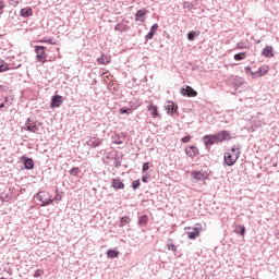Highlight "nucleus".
Returning <instances> with one entry per match:
<instances>
[{"label":"nucleus","instance_id":"nucleus-1","mask_svg":"<svg viewBox=\"0 0 279 279\" xmlns=\"http://www.w3.org/2000/svg\"><path fill=\"white\" fill-rule=\"evenodd\" d=\"M225 141H232V132L222 130L218 133L203 136L205 149H208V151H210L211 145H219L221 143H225Z\"/></svg>","mask_w":279,"mask_h":279},{"label":"nucleus","instance_id":"nucleus-2","mask_svg":"<svg viewBox=\"0 0 279 279\" xmlns=\"http://www.w3.org/2000/svg\"><path fill=\"white\" fill-rule=\"evenodd\" d=\"M239 158H241V146L233 145L231 148H228L223 154V166L234 167Z\"/></svg>","mask_w":279,"mask_h":279},{"label":"nucleus","instance_id":"nucleus-3","mask_svg":"<svg viewBox=\"0 0 279 279\" xmlns=\"http://www.w3.org/2000/svg\"><path fill=\"white\" fill-rule=\"evenodd\" d=\"M227 84L233 88L235 93H243V90H245V80H243L241 76L229 77Z\"/></svg>","mask_w":279,"mask_h":279},{"label":"nucleus","instance_id":"nucleus-4","mask_svg":"<svg viewBox=\"0 0 279 279\" xmlns=\"http://www.w3.org/2000/svg\"><path fill=\"white\" fill-rule=\"evenodd\" d=\"M24 130H26L27 132H32L33 134H38V132L40 131V122L28 118L24 124Z\"/></svg>","mask_w":279,"mask_h":279},{"label":"nucleus","instance_id":"nucleus-5","mask_svg":"<svg viewBox=\"0 0 279 279\" xmlns=\"http://www.w3.org/2000/svg\"><path fill=\"white\" fill-rule=\"evenodd\" d=\"M36 199L38 202H41V206H50V204H53V198L51 197V194L47 191H40L36 194Z\"/></svg>","mask_w":279,"mask_h":279},{"label":"nucleus","instance_id":"nucleus-6","mask_svg":"<svg viewBox=\"0 0 279 279\" xmlns=\"http://www.w3.org/2000/svg\"><path fill=\"white\" fill-rule=\"evenodd\" d=\"M185 230H190L187 231V236L192 241H195V239H198L199 234L204 232L202 223H196L194 227H187Z\"/></svg>","mask_w":279,"mask_h":279},{"label":"nucleus","instance_id":"nucleus-7","mask_svg":"<svg viewBox=\"0 0 279 279\" xmlns=\"http://www.w3.org/2000/svg\"><path fill=\"white\" fill-rule=\"evenodd\" d=\"M35 51L37 53L36 58L38 62H46L47 61V48L45 46H36Z\"/></svg>","mask_w":279,"mask_h":279},{"label":"nucleus","instance_id":"nucleus-8","mask_svg":"<svg viewBox=\"0 0 279 279\" xmlns=\"http://www.w3.org/2000/svg\"><path fill=\"white\" fill-rule=\"evenodd\" d=\"M191 178H193V180H195L196 182H203V180L208 179V173L204 171L194 170L191 172Z\"/></svg>","mask_w":279,"mask_h":279},{"label":"nucleus","instance_id":"nucleus-9","mask_svg":"<svg viewBox=\"0 0 279 279\" xmlns=\"http://www.w3.org/2000/svg\"><path fill=\"white\" fill-rule=\"evenodd\" d=\"M185 154L189 158H197L199 155V148L195 145H190L185 147Z\"/></svg>","mask_w":279,"mask_h":279},{"label":"nucleus","instance_id":"nucleus-10","mask_svg":"<svg viewBox=\"0 0 279 279\" xmlns=\"http://www.w3.org/2000/svg\"><path fill=\"white\" fill-rule=\"evenodd\" d=\"M149 14L147 9H141L135 13V21L140 23H145V16Z\"/></svg>","mask_w":279,"mask_h":279},{"label":"nucleus","instance_id":"nucleus-11","mask_svg":"<svg viewBox=\"0 0 279 279\" xmlns=\"http://www.w3.org/2000/svg\"><path fill=\"white\" fill-rule=\"evenodd\" d=\"M166 110H167V114H169L170 117H173V114H175V112H178V104L173 102V101H168V104L165 106Z\"/></svg>","mask_w":279,"mask_h":279},{"label":"nucleus","instance_id":"nucleus-12","mask_svg":"<svg viewBox=\"0 0 279 279\" xmlns=\"http://www.w3.org/2000/svg\"><path fill=\"white\" fill-rule=\"evenodd\" d=\"M181 93L184 97H197V92L191 86H185L181 89Z\"/></svg>","mask_w":279,"mask_h":279},{"label":"nucleus","instance_id":"nucleus-13","mask_svg":"<svg viewBox=\"0 0 279 279\" xmlns=\"http://www.w3.org/2000/svg\"><path fill=\"white\" fill-rule=\"evenodd\" d=\"M111 186L116 191H123V189H125V183H123V181H121V179H112Z\"/></svg>","mask_w":279,"mask_h":279},{"label":"nucleus","instance_id":"nucleus-14","mask_svg":"<svg viewBox=\"0 0 279 279\" xmlns=\"http://www.w3.org/2000/svg\"><path fill=\"white\" fill-rule=\"evenodd\" d=\"M63 101L64 100L62 99V96L60 95L52 96L50 108H60V105L63 104Z\"/></svg>","mask_w":279,"mask_h":279},{"label":"nucleus","instance_id":"nucleus-15","mask_svg":"<svg viewBox=\"0 0 279 279\" xmlns=\"http://www.w3.org/2000/svg\"><path fill=\"white\" fill-rule=\"evenodd\" d=\"M148 112H150V117H153V119H162V116L159 114L158 112V107L155 105H150L147 108Z\"/></svg>","mask_w":279,"mask_h":279},{"label":"nucleus","instance_id":"nucleus-16","mask_svg":"<svg viewBox=\"0 0 279 279\" xmlns=\"http://www.w3.org/2000/svg\"><path fill=\"white\" fill-rule=\"evenodd\" d=\"M112 141L116 145H123V143H125V133H119L113 135Z\"/></svg>","mask_w":279,"mask_h":279},{"label":"nucleus","instance_id":"nucleus-17","mask_svg":"<svg viewBox=\"0 0 279 279\" xmlns=\"http://www.w3.org/2000/svg\"><path fill=\"white\" fill-rule=\"evenodd\" d=\"M262 56L264 58H274V46H266L263 50H262Z\"/></svg>","mask_w":279,"mask_h":279},{"label":"nucleus","instance_id":"nucleus-18","mask_svg":"<svg viewBox=\"0 0 279 279\" xmlns=\"http://www.w3.org/2000/svg\"><path fill=\"white\" fill-rule=\"evenodd\" d=\"M86 145H88V147H99L101 146V140L99 137H90L87 142Z\"/></svg>","mask_w":279,"mask_h":279},{"label":"nucleus","instance_id":"nucleus-19","mask_svg":"<svg viewBox=\"0 0 279 279\" xmlns=\"http://www.w3.org/2000/svg\"><path fill=\"white\" fill-rule=\"evenodd\" d=\"M22 160L24 162L25 169H27V170L34 169V166H35L34 159L27 158V157H22Z\"/></svg>","mask_w":279,"mask_h":279},{"label":"nucleus","instance_id":"nucleus-20","mask_svg":"<svg viewBox=\"0 0 279 279\" xmlns=\"http://www.w3.org/2000/svg\"><path fill=\"white\" fill-rule=\"evenodd\" d=\"M267 74V71H256V72H250L248 73V80H256L257 77H263Z\"/></svg>","mask_w":279,"mask_h":279},{"label":"nucleus","instance_id":"nucleus-21","mask_svg":"<svg viewBox=\"0 0 279 279\" xmlns=\"http://www.w3.org/2000/svg\"><path fill=\"white\" fill-rule=\"evenodd\" d=\"M158 24H154L150 27L149 33L145 36L146 40H151V38H154V36L156 35V32H158Z\"/></svg>","mask_w":279,"mask_h":279},{"label":"nucleus","instance_id":"nucleus-22","mask_svg":"<svg viewBox=\"0 0 279 279\" xmlns=\"http://www.w3.org/2000/svg\"><path fill=\"white\" fill-rule=\"evenodd\" d=\"M32 14H34V10H32V8L29 7L24 8L20 11V16H22L23 19H26L27 16H32Z\"/></svg>","mask_w":279,"mask_h":279},{"label":"nucleus","instance_id":"nucleus-23","mask_svg":"<svg viewBox=\"0 0 279 279\" xmlns=\"http://www.w3.org/2000/svg\"><path fill=\"white\" fill-rule=\"evenodd\" d=\"M149 223V216L143 215L138 217V226L145 228Z\"/></svg>","mask_w":279,"mask_h":279},{"label":"nucleus","instance_id":"nucleus-24","mask_svg":"<svg viewBox=\"0 0 279 279\" xmlns=\"http://www.w3.org/2000/svg\"><path fill=\"white\" fill-rule=\"evenodd\" d=\"M166 245L170 252H178V246L175 245L173 239H168Z\"/></svg>","mask_w":279,"mask_h":279},{"label":"nucleus","instance_id":"nucleus-25","mask_svg":"<svg viewBox=\"0 0 279 279\" xmlns=\"http://www.w3.org/2000/svg\"><path fill=\"white\" fill-rule=\"evenodd\" d=\"M114 29L116 32H126V29H130V26H128V22H121L120 24L116 25Z\"/></svg>","mask_w":279,"mask_h":279},{"label":"nucleus","instance_id":"nucleus-26","mask_svg":"<svg viewBox=\"0 0 279 279\" xmlns=\"http://www.w3.org/2000/svg\"><path fill=\"white\" fill-rule=\"evenodd\" d=\"M110 61H111L110 56H104V54L97 60L98 64H110Z\"/></svg>","mask_w":279,"mask_h":279},{"label":"nucleus","instance_id":"nucleus-27","mask_svg":"<svg viewBox=\"0 0 279 279\" xmlns=\"http://www.w3.org/2000/svg\"><path fill=\"white\" fill-rule=\"evenodd\" d=\"M3 108H10V102L8 101V97L0 98V110H3Z\"/></svg>","mask_w":279,"mask_h":279},{"label":"nucleus","instance_id":"nucleus-28","mask_svg":"<svg viewBox=\"0 0 279 279\" xmlns=\"http://www.w3.org/2000/svg\"><path fill=\"white\" fill-rule=\"evenodd\" d=\"M130 221H132V219L129 216L122 217L119 225L120 228H125V226H128Z\"/></svg>","mask_w":279,"mask_h":279},{"label":"nucleus","instance_id":"nucleus-29","mask_svg":"<svg viewBox=\"0 0 279 279\" xmlns=\"http://www.w3.org/2000/svg\"><path fill=\"white\" fill-rule=\"evenodd\" d=\"M235 234H240L241 236H245V227L236 226L234 229Z\"/></svg>","mask_w":279,"mask_h":279},{"label":"nucleus","instance_id":"nucleus-30","mask_svg":"<svg viewBox=\"0 0 279 279\" xmlns=\"http://www.w3.org/2000/svg\"><path fill=\"white\" fill-rule=\"evenodd\" d=\"M80 173H82V170H80L78 167H73V168L70 170V175H72L73 178L80 175Z\"/></svg>","mask_w":279,"mask_h":279},{"label":"nucleus","instance_id":"nucleus-31","mask_svg":"<svg viewBox=\"0 0 279 279\" xmlns=\"http://www.w3.org/2000/svg\"><path fill=\"white\" fill-rule=\"evenodd\" d=\"M107 256H108V258H119V252H117L114 250H109L107 252Z\"/></svg>","mask_w":279,"mask_h":279},{"label":"nucleus","instance_id":"nucleus-32","mask_svg":"<svg viewBox=\"0 0 279 279\" xmlns=\"http://www.w3.org/2000/svg\"><path fill=\"white\" fill-rule=\"evenodd\" d=\"M247 53L246 52H240L234 54V60L239 61V60H245Z\"/></svg>","mask_w":279,"mask_h":279},{"label":"nucleus","instance_id":"nucleus-33","mask_svg":"<svg viewBox=\"0 0 279 279\" xmlns=\"http://www.w3.org/2000/svg\"><path fill=\"white\" fill-rule=\"evenodd\" d=\"M41 276H45V270L37 269L34 274V278H40Z\"/></svg>","mask_w":279,"mask_h":279},{"label":"nucleus","instance_id":"nucleus-34","mask_svg":"<svg viewBox=\"0 0 279 279\" xmlns=\"http://www.w3.org/2000/svg\"><path fill=\"white\" fill-rule=\"evenodd\" d=\"M132 108H121L120 114H131Z\"/></svg>","mask_w":279,"mask_h":279},{"label":"nucleus","instance_id":"nucleus-35","mask_svg":"<svg viewBox=\"0 0 279 279\" xmlns=\"http://www.w3.org/2000/svg\"><path fill=\"white\" fill-rule=\"evenodd\" d=\"M0 71H8V63L0 59Z\"/></svg>","mask_w":279,"mask_h":279},{"label":"nucleus","instance_id":"nucleus-36","mask_svg":"<svg viewBox=\"0 0 279 279\" xmlns=\"http://www.w3.org/2000/svg\"><path fill=\"white\" fill-rule=\"evenodd\" d=\"M132 189L136 191V189H141V180L133 181Z\"/></svg>","mask_w":279,"mask_h":279},{"label":"nucleus","instance_id":"nucleus-37","mask_svg":"<svg viewBox=\"0 0 279 279\" xmlns=\"http://www.w3.org/2000/svg\"><path fill=\"white\" fill-rule=\"evenodd\" d=\"M7 4L3 0H0V14H3L5 11Z\"/></svg>","mask_w":279,"mask_h":279},{"label":"nucleus","instance_id":"nucleus-38","mask_svg":"<svg viewBox=\"0 0 279 279\" xmlns=\"http://www.w3.org/2000/svg\"><path fill=\"white\" fill-rule=\"evenodd\" d=\"M196 33L192 31L187 34V40H195Z\"/></svg>","mask_w":279,"mask_h":279},{"label":"nucleus","instance_id":"nucleus-39","mask_svg":"<svg viewBox=\"0 0 279 279\" xmlns=\"http://www.w3.org/2000/svg\"><path fill=\"white\" fill-rule=\"evenodd\" d=\"M191 135H186L184 137L181 138V143H191Z\"/></svg>","mask_w":279,"mask_h":279},{"label":"nucleus","instance_id":"nucleus-40","mask_svg":"<svg viewBox=\"0 0 279 279\" xmlns=\"http://www.w3.org/2000/svg\"><path fill=\"white\" fill-rule=\"evenodd\" d=\"M52 199H53V202H61L62 201V195H60L58 190H57V194H56L54 198H52Z\"/></svg>","mask_w":279,"mask_h":279},{"label":"nucleus","instance_id":"nucleus-41","mask_svg":"<svg viewBox=\"0 0 279 279\" xmlns=\"http://www.w3.org/2000/svg\"><path fill=\"white\" fill-rule=\"evenodd\" d=\"M40 43H47L48 45H56V41L53 39H43Z\"/></svg>","mask_w":279,"mask_h":279},{"label":"nucleus","instance_id":"nucleus-42","mask_svg":"<svg viewBox=\"0 0 279 279\" xmlns=\"http://www.w3.org/2000/svg\"><path fill=\"white\" fill-rule=\"evenodd\" d=\"M142 171H149V162H144Z\"/></svg>","mask_w":279,"mask_h":279},{"label":"nucleus","instance_id":"nucleus-43","mask_svg":"<svg viewBox=\"0 0 279 279\" xmlns=\"http://www.w3.org/2000/svg\"><path fill=\"white\" fill-rule=\"evenodd\" d=\"M142 182H144L145 184H147V182H148V181H147V177L144 175V177L142 178Z\"/></svg>","mask_w":279,"mask_h":279},{"label":"nucleus","instance_id":"nucleus-44","mask_svg":"<svg viewBox=\"0 0 279 279\" xmlns=\"http://www.w3.org/2000/svg\"><path fill=\"white\" fill-rule=\"evenodd\" d=\"M101 76L104 77V80H106V77H108V72H104Z\"/></svg>","mask_w":279,"mask_h":279},{"label":"nucleus","instance_id":"nucleus-45","mask_svg":"<svg viewBox=\"0 0 279 279\" xmlns=\"http://www.w3.org/2000/svg\"><path fill=\"white\" fill-rule=\"evenodd\" d=\"M277 239H279V233L277 234Z\"/></svg>","mask_w":279,"mask_h":279}]
</instances>
